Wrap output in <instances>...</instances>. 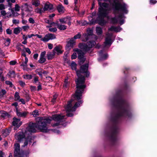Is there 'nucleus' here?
<instances>
[{
    "mask_svg": "<svg viewBox=\"0 0 157 157\" xmlns=\"http://www.w3.org/2000/svg\"><path fill=\"white\" fill-rule=\"evenodd\" d=\"M22 28L24 31H26L29 29V26L28 25L23 26H22Z\"/></svg>",
    "mask_w": 157,
    "mask_h": 157,
    "instance_id": "46",
    "label": "nucleus"
},
{
    "mask_svg": "<svg viewBox=\"0 0 157 157\" xmlns=\"http://www.w3.org/2000/svg\"><path fill=\"white\" fill-rule=\"evenodd\" d=\"M38 112L37 110H34L33 113V116H36L38 115Z\"/></svg>",
    "mask_w": 157,
    "mask_h": 157,
    "instance_id": "61",
    "label": "nucleus"
},
{
    "mask_svg": "<svg viewBox=\"0 0 157 157\" xmlns=\"http://www.w3.org/2000/svg\"><path fill=\"white\" fill-rule=\"evenodd\" d=\"M106 37L105 39V46H110L112 43L111 38L112 36V34H109L108 33H106Z\"/></svg>",
    "mask_w": 157,
    "mask_h": 157,
    "instance_id": "12",
    "label": "nucleus"
},
{
    "mask_svg": "<svg viewBox=\"0 0 157 157\" xmlns=\"http://www.w3.org/2000/svg\"><path fill=\"white\" fill-rule=\"evenodd\" d=\"M5 9V6L3 4H0V10H2Z\"/></svg>",
    "mask_w": 157,
    "mask_h": 157,
    "instance_id": "59",
    "label": "nucleus"
},
{
    "mask_svg": "<svg viewBox=\"0 0 157 157\" xmlns=\"http://www.w3.org/2000/svg\"><path fill=\"white\" fill-rule=\"evenodd\" d=\"M49 30L51 32H55L57 31L56 28H51L49 29Z\"/></svg>",
    "mask_w": 157,
    "mask_h": 157,
    "instance_id": "48",
    "label": "nucleus"
},
{
    "mask_svg": "<svg viewBox=\"0 0 157 157\" xmlns=\"http://www.w3.org/2000/svg\"><path fill=\"white\" fill-rule=\"evenodd\" d=\"M1 14L3 16H4L6 14V12L5 10H3L1 12Z\"/></svg>",
    "mask_w": 157,
    "mask_h": 157,
    "instance_id": "64",
    "label": "nucleus"
},
{
    "mask_svg": "<svg viewBox=\"0 0 157 157\" xmlns=\"http://www.w3.org/2000/svg\"><path fill=\"white\" fill-rule=\"evenodd\" d=\"M71 18L69 17H67L59 19V21L61 23H67L69 26L71 25Z\"/></svg>",
    "mask_w": 157,
    "mask_h": 157,
    "instance_id": "14",
    "label": "nucleus"
},
{
    "mask_svg": "<svg viewBox=\"0 0 157 157\" xmlns=\"http://www.w3.org/2000/svg\"><path fill=\"white\" fill-rule=\"evenodd\" d=\"M44 12L46 10H50L53 9L52 5L49 3H46L43 9Z\"/></svg>",
    "mask_w": 157,
    "mask_h": 157,
    "instance_id": "20",
    "label": "nucleus"
},
{
    "mask_svg": "<svg viewBox=\"0 0 157 157\" xmlns=\"http://www.w3.org/2000/svg\"><path fill=\"white\" fill-rule=\"evenodd\" d=\"M44 21L45 23H47L49 24H50V25H52L53 24H55L54 22H51V21H50L49 20L47 19L46 18L44 19Z\"/></svg>",
    "mask_w": 157,
    "mask_h": 157,
    "instance_id": "42",
    "label": "nucleus"
},
{
    "mask_svg": "<svg viewBox=\"0 0 157 157\" xmlns=\"http://www.w3.org/2000/svg\"><path fill=\"white\" fill-rule=\"evenodd\" d=\"M36 72L42 78V70L41 69H39L36 70Z\"/></svg>",
    "mask_w": 157,
    "mask_h": 157,
    "instance_id": "35",
    "label": "nucleus"
},
{
    "mask_svg": "<svg viewBox=\"0 0 157 157\" xmlns=\"http://www.w3.org/2000/svg\"><path fill=\"white\" fill-rule=\"evenodd\" d=\"M68 82L67 78L65 79L63 84V87L64 88H66L68 85Z\"/></svg>",
    "mask_w": 157,
    "mask_h": 157,
    "instance_id": "43",
    "label": "nucleus"
},
{
    "mask_svg": "<svg viewBox=\"0 0 157 157\" xmlns=\"http://www.w3.org/2000/svg\"><path fill=\"white\" fill-rule=\"evenodd\" d=\"M6 33L8 34H12V31L9 29H7L6 30Z\"/></svg>",
    "mask_w": 157,
    "mask_h": 157,
    "instance_id": "54",
    "label": "nucleus"
},
{
    "mask_svg": "<svg viewBox=\"0 0 157 157\" xmlns=\"http://www.w3.org/2000/svg\"><path fill=\"white\" fill-rule=\"evenodd\" d=\"M96 33L98 35H101L102 33V30L100 27H97L96 28Z\"/></svg>",
    "mask_w": 157,
    "mask_h": 157,
    "instance_id": "26",
    "label": "nucleus"
},
{
    "mask_svg": "<svg viewBox=\"0 0 157 157\" xmlns=\"http://www.w3.org/2000/svg\"><path fill=\"white\" fill-rule=\"evenodd\" d=\"M53 51L55 54L56 53L57 55L61 54L63 52L62 50V47L61 46H57L55 47Z\"/></svg>",
    "mask_w": 157,
    "mask_h": 157,
    "instance_id": "19",
    "label": "nucleus"
},
{
    "mask_svg": "<svg viewBox=\"0 0 157 157\" xmlns=\"http://www.w3.org/2000/svg\"><path fill=\"white\" fill-rule=\"evenodd\" d=\"M57 26V28L60 30H64L67 29L66 26L64 25L58 24Z\"/></svg>",
    "mask_w": 157,
    "mask_h": 157,
    "instance_id": "27",
    "label": "nucleus"
},
{
    "mask_svg": "<svg viewBox=\"0 0 157 157\" xmlns=\"http://www.w3.org/2000/svg\"><path fill=\"white\" fill-rule=\"evenodd\" d=\"M103 51L101 50L99 52V56L101 58L98 59V60L100 61L101 60H105L107 59L108 56V55L107 54H105L102 55Z\"/></svg>",
    "mask_w": 157,
    "mask_h": 157,
    "instance_id": "22",
    "label": "nucleus"
},
{
    "mask_svg": "<svg viewBox=\"0 0 157 157\" xmlns=\"http://www.w3.org/2000/svg\"><path fill=\"white\" fill-rule=\"evenodd\" d=\"M6 93V91L5 90L2 89L1 91H0V98L2 97Z\"/></svg>",
    "mask_w": 157,
    "mask_h": 157,
    "instance_id": "38",
    "label": "nucleus"
},
{
    "mask_svg": "<svg viewBox=\"0 0 157 157\" xmlns=\"http://www.w3.org/2000/svg\"><path fill=\"white\" fill-rule=\"evenodd\" d=\"M38 81V77L37 76H35L34 77V82L36 83Z\"/></svg>",
    "mask_w": 157,
    "mask_h": 157,
    "instance_id": "57",
    "label": "nucleus"
},
{
    "mask_svg": "<svg viewBox=\"0 0 157 157\" xmlns=\"http://www.w3.org/2000/svg\"><path fill=\"white\" fill-rule=\"evenodd\" d=\"M122 29V28L120 26H112L108 29V30L109 31H114L117 33L120 32Z\"/></svg>",
    "mask_w": 157,
    "mask_h": 157,
    "instance_id": "18",
    "label": "nucleus"
},
{
    "mask_svg": "<svg viewBox=\"0 0 157 157\" xmlns=\"http://www.w3.org/2000/svg\"><path fill=\"white\" fill-rule=\"evenodd\" d=\"M81 34L80 33H78L77 34L75 35L72 38H74V40H75V39H79L81 37Z\"/></svg>",
    "mask_w": 157,
    "mask_h": 157,
    "instance_id": "44",
    "label": "nucleus"
},
{
    "mask_svg": "<svg viewBox=\"0 0 157 157\" xmlns=\"http://www.w3.org/2000/svg\"><path fill=\"white\" fill-rule=\"evenodd\" d=\"M27 134H25V132L24 133L23 132H19L17 133L15 135V138L18 141L20 142L22 139L24 138L26 136H27Z\"/></svg>",
    "mask_w": 157,
    "mask_h": 157,
    "instance_id": "13",
    "label": "nucleus"
},
{
    "mask_svg": "<svg viewBox=\"0 0 157 157\" xmlns=\"http://www.w3.org/2000/svg\"><path fill=\"white\" fill-rule=\"evenodd\" d=\"M98 23L100 25L102 26L106 24V22L103 19L100 20L98 22Z\"/></svg>",
    "mask_w": 157,
    "mask_h": 157,
    "instance_id": "39",
    "label": "nucleus"
},
{
    "mask_svg": "<svg viewBox=\"0 0 157 157\" xmlns=\"http://www.w3.org/2000/svg\"><path fill=\"white\" fill-rule=\"evenodd\" d=\"M2 135L4 137L7 136L9 135V132L8 130H3L2 131Z\"/></svg>",
    "mask_w": 157,
    "mask_h": 157,
    "instance_id": "33",
    "label": "nucleus"
},
{
    "mask_svg": "<svg viewBox=\"0 0 157 157\" xmlns=\"http://www.w3.org/2000/svg\"><path fill=\"white\" fill-rule=\"evenodd\" d=\"M96 44L95 42L90 41L88 42L86 44L84 43L80 44L79 47L85 52H88L91 48L94 47Z\"/></svg>",
    "mask_w": 157,
    "mask_h": 157,
    "instance_id": "5",
    "label": "nucleus"
},
{
    "mask_svg": "<svg viewBox=\"0 0 157 157\" xmlns=\"http://www.w3.org/2000/svg\"><path fill=\"white\" fill-rule=\"evenodd\" d=\"M57 97V95H54L53 96L52 99L51 100V102L52 103H54L56 101V99Z\"/></svg>",
    "mask_w": 157,
    "mask_h": 157,
    "instance_id": "51",
    "label": "nucleus"
},
{
    "mask_svg": "<svg viewBox=\"0 0 157 157\" xmlns=\"http://www.w3.org/2000/svg\"><path fill=\"white\" fill-rule=\"evenodd\" d=\"M88 64H86L81 67L79 70L76 71V73L78 77V79L75 81L77 90L74 96L75 100H78V102H76L73 107H72L71 103L73 101L71 99L69 101L66 106L65 107V110L66 111L67 116L71 117L73 116V114L71 112L75 111L77 108L78 107L80 104L82 103V101L80 100L82 98V94L84 91V89L86 87L84 84L85 78L82 75L88 77L90 75V73L88 71Z\"/></svg>",
    "mask_w": 157,
    "mask_h": 157,
    "instance_id": "1",
    "label": "nucleus"
},
{
    "mask_svg": "<svg viewBox=\"0 0 157 157\" xmlns=\"http://www.w3.org/2000/svg\"><path fill=\"white\" fill-rule=\"evenodd\" d=\"M21 19H22V23L23 24H26L27 23L28 21L27 20H24V18Z\"/></svg>",
    "mask_w": 157,
    "mask_h": 157,
    "instance_id": "63",
    "label": "nucleus"
},
{
    "mask_svg": "<svg viewBox=\"0 0 157 157\" xmlns=\"http://www.w3.org/2000/svg\"><path fill=\"white\" fill-rule=\"evenodd\" d=\"M17 62L16 61L14 60H12L11 61H10V65H15L16 63Z\"/></svg>",
    "mask_w": 157,
    "mask_h": 157,
    "instance_id": "58",
    "label": "nucleus"
},
{
    "mask_svg": "<svg viewBox=\"0 0 157 157\" xmlns=\"http://www.w3.org/2000/svg\"><path fill=\"white\" fill-rule=\"evenodd\" d=\"M37 128L36 123H30L25 130V134L29 135L32 133L36 132Z\"/></svg>",
    "mask_w": 157,
    "mask_h": 157,
    "instance_id": "6",
    "label": "nucleus"
},
{
    "mask_svg": "<svg viewBox=\"0 0 157 157\" xmlns=\"http://www.w3.org/2000/svg\"><path fill=\"white\" fill-rule=\"evenodd\" d=\"M16 113L17 116L18 117H25L26 116L27 114V113L26 112H20L18 110V108H17Z\"/></svg>",
    "mask_w": 157,
    "mask_h": 157,
    "instance_id": "23",
    "label": "nucleus"
},
{
    "mask_svg": "<svg viewBox=\"0 0 157 157\" xmlns=\"http://www.w3.org/2000/svg\"><path fill=\"white\" fill-rule=\"evenodd\" d=\"M9 116V114L5 111H3L1 114V116L3 118H5Z\"/></svg>",
    "mask_w": 157,
    "mask_h": 157,
    "instance_id": "40",
    "label": "nucleus"
},
{
    "mask_svg": "<svg viewBox=\"0 0 157 157\" xmlns=\"http://www.w3.org/2000/svg\"><path fill=\"white\" fill-rule=\"evenodd\" d=\"M65 117L64 115L56 114L52 116V119L54 120L59 122L54 124L52 125L53 127L58 126L60 124V123L63 121L64 120V117Z\"/></svg>",
    "mask_w": 157,
    "mask_h": 157,
    "instance_id": "8",
    "label": "nucleus"
},
{
    "mask_svg": "<svg viewBox=\"0 0 157 157\" xmlns=\"http://www.w3.org/2000/svg\"><path fill=\"white\" fill-rule=\"evenodd\" d=\"M32 4L36 6H37L40 4V1L39 0H33Z\"/></svg>",
    "mask_w": 157,
    "mask_h": 157,
    "instance_id": "31",
    "label": "nucleus"
},
{
    "mask_svg": "<svg viewBox=\"0 0 157 157\" xmlns=\"http://www.w3.org/2000/svg\"><path fill=\"white\" fill-rule=\"evenodd\" d=\"M55 53L53 51L52 52H48L47 54L48 59V60H51L54 57Z\"/></svg>",
    "mask_w": 157,
    "mask_h": 157,
    "instance_id": "25",
    "label": "nucleus"
},
{
    "mask_svg": "<svg viewBox=\"0 0 157 157\" xmlns=\"http://www.w3.org/2000/svg\"><path fill=\"white\" fill-rule=\"evenodd\" d=\"M46 54V52L45 51L42 52L41 53L40 59L38 60L39 63H44L46 61V59L45 58Z\"/></svg>",
    "mask_w": 157,
    "mask_h": 157,
    "instance_id": "17",
    "label": "nucleus"
},
{
    "mask_svg": "<svg viewBox=\"0 0 157 157\" xmlns=\"http://www.w3.org/2000/svg\"><path fill=\"white\" fill-rule=\"evenodd\" d=\"M117 105L120 109H122V107L124 103V101L122 100H121L117 102Z\"/></svg>",
    "mask_w": 157,
    "mask_h": 157,
    "instance_id": "28",
    "label": "nucleus"
},
{
    "mask_svg": "<svg viewBox=\"0 0 157 157\" xmlns=\"http://www.w3.org/2000/svg\"><path fill=\"white\" fill-rule=\"evenodd\" d=\"M13 125L16 127L18 128L22 124V122L21 121L20 119L14 117L13 119Z\"/></svg>",
    "mask_w": 157,
    "mask_h": 157,
    "instance_id": "16",
    "label": "nucleus"
},
{
    "mask_svg": "<svg viewBox=\"0 0 157 157\" xmlns=\"http://www.w3.org/2000/svg\"><path fill=\"white\" fill-rule=\"evenodd\" d=\"M23 152L20 150V145L16 143L14 144V157H24Z\"/></svg>",
    "mask_w": 157,
    "mask_h": 157,
    "instance_id": "7",
    "label": "nucleus"
},
{
    "mask_svg": "<svg viewBox=\"0 0 157 157\" xmlns=\"http://www.w3.org/2000/svg\"><path fill=\"white\" fill-rule=\"evenodd\" d=\"M6 83L7 85H8L10 87H12L13 84L12 82L9 81H6Z\"/></svg>",
    "mask_w": 157,
    "mask_h": 157,
    "instance_id": "47",
    "label": "nucleus"
},
{
    "mask_svg": "<svg viewBox=\"0 0 157 157\" xmlns=\"http://www.w3.org/2000/svg\"><path fill=\"white\" fill-rule=\"evenodd\" d=\"M105 2H109L110 3L113 13L115 15L118 13L119 11L124 13L127 14L128 12V6L124 3H120L115 0H103Z\"/></svg>",
    "mask_w": 157,
    "mask_h": 157,
    "instance_id": "2",
    "label": "nucleus"
},
{
    "mask_svg": "<svg viewBox=\"0 0 157 157\" xmlns=\"http://www.w3.org/2000/svg\"><path fill=\"white\" fill-rule=\"evenodd\" d=\"M22 10L26 12H30L32 7L31 5H29L27 3L24 4L21 6Z\"/></svg>",
    "mask_w": 157,
    "mask_h": 157,
    "instance_id": "15",
    "label": "nucleus"
},
{
    "mask_svg": "<svg viewBox=\"0 0 157 157\" xmlns=\"http://www.w3.org/2000/svg\"><path fill=\"white\" fill-rule=\"evenodd\" d=\"M29 21L30 23L34 24L35 23V21L32 17H30L29 19Z\"/></svg>",
    "mask_w": 157,
    "mask_h": 157,
    "instance_id": "53",
    "label": "nucleus"
},
{
    "mask_svg": "<svg viewBox=\"0 0 157 157\" xmlns=\"http://www.w3.org/2000/svg\"><path fill=\"white\" fill-rule=\"evenodd\" d=\"M14 10L15 11H18L20 10V7L17 4L15 5Z\"/></svg>",
    "mask_w": 157,
    "mask_h": 157,
    "instance_id": "49",
    "label": "nucleus"
},
{
    "mask_svg": "<svg viewBox=\"0 0 157 157\" xmlns=\"http://www.w3.org/2000/svg\"><path fill=\"white\" fill-rule=\"evenodd\" d=\"M19 83L20 85L22 86H25V82L21 81H20L19 82Z\"/></svg>",
    "mask_w": 157,
    "mask_h": 157,
    "instance_id": "55",
    "label": "nucleus"
},
{
    "mask_svg": "<svg viewBox=\"0 0 157 157\" xmlns=\"http://www.w3.org/2000/svg\"><path fill=\"white\" fill-rule=\"evenodd\" d=\"M7 75L10 77H13L15 76V72L13 71H10Z\"/></svg>",
    "mask_w": 157,
    "mask_h": 157,
    "instance_id": "34",
    "label": "nucleus"
},
{
    "mask_svg": "<svg viewBox=\"0 0 157 157\" xmlns=\"http://www.w3.org/2000/svg\"><path fill=\"white\" fill-rule=\"evenodd\" d=\"M12 22L13 24H17L19 23V21L18 20L14 19L13 20Z\"/></svg>",
    "mask_w": 157,
    "mask_h": 157,
    "instance_id": "52",
    "label": "nucleus"
},
{
    "mask_svg": "<svg viewBox=\"0 0 157 157\" xmlns=\"http://www.w3.org/2000/svg\"><path fill=\"white\" fill-rule=\"evenodd\" d=\"M35 11L36 13L40 14H41L44 12L43 8H38L35 9Z\"/></svg>",
    "mask_w": 157,
    "mask_h": 157,
    "instance_id": "32",
    "label": "nucleus"
},
{
    "mask_svg": "<svg viewBox=\"0 0 157 157\" xmlns=\"http://www.w3.org/2000/svg\"><path fill=\"white\" fill-rule=\"evenodd\" d=\"M98 0L99 6L98 13V17L102 18L106 17L111 10L109 4L106 2L102 3L101 0Z\"/></svg>",
    "mask_w": 157,
    "mask_h": 157,
    "instance_id": "3",
    "label": "nucleus"
},
{
    "mask_svg": "<svg viewBox=\"0 0 157 157\" xmlns=\"http://www.w3.org/2000/svg\"><path fill=\"white\" fill-rule=\"evenodd\" d=\"M51 119L49 118L40 117L39 120L36 123L37 129L41 132H47L49 131L47 124H49Z\"/></svg>",
    "mask_w": 157,
    "mask_h": 157,
    "instance_id": "4",
    "label": "nucleus"
},
{
    "mask_svg": "<svg viewBox=\"0 0 157 157\" xmlns=\"http://www.w3.org/2000/svg\"><path fill=\"white\" fill-rule=\"evenodd\" d=\"M93 32V30L91 29L90 28H89L87 29V33L88 35H91Z\"/></svg>",
    "mask_w": 157,
    "mask_h": 157,
    "instance_id": "45",
    "label": "nucleus"
},
{
    "mask_svg": "<svg viewBox=\"0 0 157 157\" xmlns=\"http://www.w3.org/2000/svg\"><path fill=\"white\" fill-rule=\"evenodd\" d=\"M18 104L17 102H14L12 104V105L16 107V111L17 110V106H18Z\"/></svg>",
    "mask_w": 157,
    "mask_h": 157,
    "instance_id": "62",
    "label": "nucleus"
},
{
    "mask_svg": "<svg viewBox=\"0 0 157 157\" xmlns=\"http://www.w3.org/2000/svg\"><path fill=\"white\" fill-rule=\"evenodd\" d=\"M77 54L75 53H73L71 56L72 59H75L77 58Z\"/></svg>",
    "mask_w": 157,
    "mask_h": 157,
    "instance_id": "56",
    "label": "nucleus"
},
{
    "mask_svg": "<svg viewBox=\"0 0 157 157\" xmlns=\"http://www.w3.org/2000/svg\"><path fill=\"white\" fill-rule=\"evenodd\" d=\"M88 35L86 34H84L82 36V41H86L88 39Z\"/></svg>",
    "mask_w": 157,
    "mask_h": 157,
    "instance_id": "37",
    "label": "nucleus"
},
{
    "mask_svg": "<svg viewBox=\"0 0 157 157\" xmlns=\"http://www.w3.org/2000/svg\"><path fill=\"white\" fill-rule=\"evenodd\" d=\"M14 100L16 101H17L19 100L20 96L19 93L17 92H16L14 94Z\"/></svg>",
    "mask_w": 157,
    "mask_h": 157,
    "instance_id": "30",
    "label": "nucleus"
},
{
    "mask_svg": "<svg viewBox=\"0 0 157 157\" xmlns=\"http://www.w3.org/2000/svg\"><path fill=\"white\" fill-rule=\"evenodd\" d=\"M57 10L58 12L60 13H64V9L61 4H60L57 6Z\"/></svg>",
    "mask_w": 157,
    "mask_h": 157,
    "instance_id": "24",
    "label": "nucleus"
},
{
    "mask_svg": "<svg viewBox=\"0 0 157 157\" xmlns=\"http://www.w3.org/2000/svg\"><path fill=\"white\" fill-rule=\"evenodd\" d=\"M23 77L24 78L29 80L31 79L33 77L32 75L29 74L23 75Z\"/></svg>",
    "mask_w": 157,
    "mask_h": 157,
    "instance_id": "29",
    "label": "nucleus"
},
{
    "mask_svg": "<svg viewBox=\"0 0 157 157\" xmlns=\"http://www.w3.org/2000/svg\"><path fill=\"white\" fill-rule=\"evenodd\" d=\"M76 64L74 62H72L71 65V67L73 70H75Z\"/></svg>",
    "mask_w": 157,
    "mask_h": 157,
    "instance_id": "41",
    "label": "nucleus"
},
{
    "mask_svg": "<svg viewBox=\"0 0 157 157\" xmlns=\"http://www.w3.org/2000/svg\"><path fill=\"white\" fill-rule=\"evenodd\" d=\"M56 35L52 33H48L45 35L44 37L40 39L41 40L44 42L48 41L49 40H52L56 38Z\"/></svg>",
    "mask_w": 157,
    "mask_h": 157,
    "instance_id": "10",
    "label": "nucleus"
},
{
    "mask_svg": "<svg viewBox=\"0 0 157 157\" xmlns=\"http://www.w3.org/2000/svg\"><path fill=\"white\" fill-rule=\"evenodd\" d=\"M10 42V39L8 38L6 40V41L5 42L6 45L7 46L9 45Z\"/></svg>",
    "mask_w": 157,
    "mask_h": 157,
    "instance_id": "50",
    "label": "nucleus"
},
{
    "mask_svg": "<svg viewBox=\"0 0 157 157\" xmlns=\"http://www.w3.org/2000/svg\"><path fill=\"white\" fill-rule=\"evenodd\" d=\"M75 44V40L74 38H71L68 42L67 46L68 48H72Z\"/></svg>",
    "mask_w": 157,
    "mask_h": 157,
    "instance_id": "21",
    "label": "nucleus"
},
{
    "mask_svg": "<svg viewBox=\"0 0 157 157\" xmlns=\"http://www.w3.org/2000/svg\"><path fill=\"white\" fill-rule=\"evenodd\" d=\"M125 18L123 14H120L119 15L118 19L116 17H112L110 19L111 22L112 24H115L117 23L118 21H120V23L121 25L124 23V21L123 18Z\"/></svg>",
    "mask_w": 157,
    "mask_h": 157,
    "instance_id": "9",
    "label": "nucleus"
},
{
    "mask_svg": "<svg viewBox=\"0 0 157 157\" xmlns=\"http://www.w3.org/2000/svg\"><path fill=\"white\" fill-rule=\"evenodd\" d=\"M25 50L26 52L28 53L29 54H30L31 53V52L29 48H25Z\"/></svg>",
    "mask_w": 157,
    "mask_h": 157,
    "instance_id": "60",
    "label": "nucleus"
},
{
    "mask_svg": "<svg viewBox=\"0 0 157 157\" xmlns=\"http://www.w3.org/2000/svg\"><path fill=\"white\" fill-rule=\"evenodd\" d=\"M20 28L17 27L16 28L14 29L13 32L14 33L16 34H18L20 32Z\"/></svg>",
    "mask_w": 157,
    "mask_h": 157,
    "instance_id": "36",
    "label": "nucleus"
},
{
    "mask_svg": "<svg viewBox=\"0 0 157 157\" xmlns=\"http://www.w3.org/2000/svg\"><path fill=\"white\" fill-rule=\"evenodd\" d=\"M73 51L77 53L78 58L80 59V61H82L83 63L85 61V59L84 58V54L83 52L78 48H74Z\"/></svg>",
    "mask_w": 157,
    "mask_h": 157,
    "instance_id": "11",
    "label": "nucleus"
}]
</instances>
